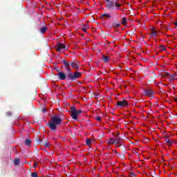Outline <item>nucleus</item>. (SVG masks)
<instances>
[{"label":"nucleus","instance_id":"f257e3e1","mask_svg":"<svg viewBox=\"0 0 177 177\" xmlns=\"http://www.w3.org/2000/svg\"><path fill=\"white\" fill-rule=\"evenodd\" d=\"M62 63L64 66L65 70L68 71L67 80H69V81H77L78 78H81V75H82V73L80 72H75L73 73V72H71V68L70 67V66H71V64L70 62H68L67 60L64 59L62 61Z\"/></svg>","mask_w":177,"mask_h":177},{"label":"nucleus","instance_id":"f03ea898","mask_svg":"<svg viewBox=\"0 0 177 177\" xmlns=\"http://www.w3.org/2000/svg\"><path fill=\"white\" fill-rule=\"evenodd\" d=\"M63 122V119L60 117H59L57 115H55L52 117L51 121L48 122V128L51 131H55L57 128L58 125H60Z\"/></svg>","mask_w":177,"mask_h":177},{"label":"nucleus","instance_id":"7ed1b4c3","mask_svg":"<svg viewBox=\"0 0 177 177\" xmlns=\"http://www.w3.org/2000/svg\"><path fill=\"white\" fill-rule=\"evenodd\" d=\"M82 113V110H77L75 109V106H71V113L70 115L73 120H78V115Z\"/></svg>","mask_w":177,"mask_h":177},{"label":"nucleus","instance_id":"20e7f679","mask_svg":"<svg viewBox=\"0 0 177 177\" xmlns=\"http://www.w3.org/2000/svg\"><path fill=\"white\" fill-rule=\"evenodd\" d=\"M106 2V8L109 10H114L115 8L114 7V0H105Z\"/></svg>","mask_w":177,"mask_h":177},{"label":"nucleus","instance_id":"39448f33","mask_svg":"<svg viewBox=\"0 0 177 177\" xmlns=\"http://www.w3.org/2000/svg\"><path fill=\"white\" fill-rule=\"evenodd\" d=\"M71 66L72 68L80 71V66L78 65V61H71Z\"/></svg>","mask_w":177,"mask_h":177},{"label":"nucleus","instance_id":"423d86ee","mask_svg":"<svg viewBox=\"0 0 177 177\" xmlns=\"http://www.w3.org/2000/svg\"><path fill=\"white\" fill-rule=\"evenodd\" d=\"M62 49H66V46L64 45V44L59 43L55 47V50L57 52H61Z\"/></svg>","mask_w":177,"mask_h":177},{"label":"nucleus","instance_id":"0eeeda50","mask_svg":"<svg viewBox=\"0 0 177 177\" xmlns=\"http://www.w3.org/2000/svg\"><path fill=\"white\" fill-rule=\"evenodd\" d=\"M117 106H120V107H124L125 106H128V101L123 100L122 101H118L116 103Z\"/></svg>","mask_w":177,"mask_h":177},{"label":"nucleus","instance_id":"6e6552de","mask_svg":"<svg viewBox=\"0 0 177 177\" xmlns=\"http://www.w3.org/2000/svg\"><path fill=\"white\" fill-rule=\"evenodd\" d=\"M58 77H59V79L61 80H67V75H66V73H64V72H60V71H58Z\"/></svg>","mask_w":177,"mask_h":177},{"label":"nucleus","instance_id":"1a4fd4ad","mask_svg":"<svg viewBox=\"0 0 177 177\" xmlns=\"http://www.w3.org/2000/svg\"><path fill=\"white\" fill-rule=\"evenodd\" d=\"M144 93L146 96H149L151 97V96L154 95V91L151 89H147V90H144Z\"/></svg>","mask_w":177,"mask_h":177},{"label":"nucleus","instance_id":"9d476101","mask_svg":"<svg viewBox=\"0 0 177 177\" xmlns=\"http://www.w3.org/2000/svg\"><path fill=\"white\" fill-rule=\"evenodd\" d=\"M102 60L104 61V63H109V62L110 61V57L103 55L102 57Z\"/></svg>","mask_w":177,"mask_h":177},{"label":"nucleus","instance_id":"9b49d317","mask_svg":"<svg viewBox=\"0 0 177 177\" xmlns=\"http://www.w3.org/2000/svg\"><path fill=\"white\" fill-rule=\"evenodd\" d=\"M46 31H48V28H46V26L42 27L39 29V32L41 34H45Z\"/></svg>","mask_w":177,"mask_h":177},{"label":"nucleus","instance_id":"f8f14e48","mask_svg":"<svg viewBox=\"0 0 177 177\" xmlns=\"http://www.w3.org/2000/svg\"><path fill=\"white\" fill-rule=\"evenodd\" d=\"M121 140H122V138H121V137H116V138H115V143L116 145H120L121 143Z\"/></svg>","mask_w":177,"mask_h":177},{"label":"nucleus","instance_id":"ddd939ff","mask_svg":"<svg viewBox=\"0 0 177 177\" xmlns=\"http://www.w3.org/2000/svg\"><path fill=\"white\" fill-rule=\"evenodd\" d=\"M165 142L167 143V145H172V143H174L172 141L169 140L167 136L165 137Z\"/></svg>","mask_w":177,"mask_h":177},{"label":"nucleus","instance_id":"4468645a","mask_svg":"<svg viewBox=\"0 0 177 177\" xmlns=\"http://www.w3.org/2000/svg\"><path fill=\"white\" fill-rule=\"evenodd\" d=\"M114 143H115V140H114V138H109V141H108V144L109 145H114Z\"/></svg>","mask_w":177,"mask_h":177},{"label":"nucleus","instance_id":"2eb2a0df","mask_svg":"<svg viewBox=\"0 0 177 177\" xmlns=\"http://www.w3.org/2000/svg\"><path fill=\"white\" fill-rule=\"evenodd\" d=\"M19 163H20V159L15 158L14 160V165H15V167H17V165H19Z\"/></svg>","mask_w":177,"mask_h":177},{"label":"nucleus","instance_id":"dca6fc26","mask_svg":"<svg viewBox=\"0 0 177 177\" xmlns=\"http://www.w3.org/2000/svg\"><path fill=\"white\" fill-rule=\"evenodd\" d=\"M101 17H102V19H103L104 17H107L108 19H111V15L104 13L101 15Z\"/></svg>","mask_w":177,"mask_h":177},{"label":"nucleus","instance_id":"f3484780","mask_svg":"<svg viewBox=\"0 0 177 177\" xmlns=\"http://www.w3.org/2000/svg\"><path fill=\"white\" fill-rule=\"evenodd\" d=\"M89 28V26L88 25H84L82 28V31H84V32H86V30Z\"/></svg>","mask_w":177,"mask_h":177},{"label":"nucleus","instance_id":"a211bd4d","mask_svg":"<svg viewBox=\"0 0 177 177\" xmlns=\"http://www.w3.org/2000/svg\"><path fill=\"white\" fill-rule=\"evenodd\" d=\"M25 145H26V146H31V140L26 139L25 140Z\"/></svg>","mask_w":177,"mask_h":177},{"label":"nucleus","instance_id":"6ab92c4d","mask_svg":"<svg viewBox=\"0 0 177 177\" xmlns=\"http://www.w3.org/2000/svg\"><path fill=\"white\" fill-rule=\"evenodd\" d=\"M121 23L122 24H123V26H127V24H128V23L127 22V18L126 17L122 18Z\"/></svg>","mask_w":177,"mask_h":177},{"label":"nucleus","instance_id":"aec40b11","mask_svg":"<svg viewBox=\"0 0 177 177\" xmlns=\"http://www.w3.org/2000/svg\"><path fill=\"white\" fill-rule=\"evenodd\" d=\"M113 27H116L117 28L121 27V24H117V22H113L112 24Z\"/></svg>","mask_w":177,"mask_h":177},{"label":"nucleus","instance_id":"412c9836","mask_svg":"<svg viewBox=\"0 0 177 177\" xmlns=\"http://www.w3.org/2000/svg\"><path fill=\"white\" fill-rule=\"evenodd\" d=\"M150 37H157V31L153 30L150 35Z\"/></svg>","mask_w":177,"mask_h":177},{"label":"nucleus","instance_id":"4be33fe9","mask_svg":"<svg viewBox=\"0 0 177 177\" xmlns=\"http://www.w3.org/2000/svg\"><path fill=\"white\" fill-rule=\"evenodd\" d=\"M175 78V75H169V81H174V79Z\"/></svg>","mask_w":177,"mask_h":177},{"label":"nucleus","instance_id":"5701e85b","mask_svg":"<svg viewBox=\"0 0 177 177\" xmlns=\"http://www.w3.org/2000/svg\"><path fill=\"white\" fill-rule=\"evenodd\" d=\"M169 73H162V74L161 75V77H162V78H165V77H169Z\"/></svg>","mask_w":177,"mask_h":177},{"label":"nucleus","instance_id":"b1692460","mask_svg":"<svg viewBox=\"0 0 177 177\" xmlns=\"http://www.w3.org/2000/svg\"><path fill=\"white\" fill-rule=\"evenodd\" d=\"M116 6V8H121V4H120L118 1H114V7Z\"/></svg>","mask_w":177,"mask_h":177},{"label":"nucleus","instance_id":"393cba45","mask_svg":"<svg viewBox=\"0 0 177 177\" xmlns=\"http://www.w3.org/2000/svg\"><path fill=\"white\" fill-rule=\"evenodd\" d=\"M35 140L39 144L42 143V139L39 138V137L36 138Z\"/></svg>","mask_w":177,"mask_h":177},{"label":"nucleus","instance_id":"a878e982","mask_svg":"<svg viewBox=\"0 0 177 177\" xmlns=\"http://www.w3.org/2000/svg\"><path fill=\"white\" fill-rule=\"evenodd\" d=\"M31 177H38V174L37 172L31 173Z\"/></svg>","mask_w":177,"mask_h":177},{"label":"nucleus","instance_id":"bb28decb","mask_svg":"<svg viewBox=\"0 0 177 177\" xmlns=\"http://www.w3.org/2000/svg\"><path fill=\"white\" fill-rule=\"evenodd\" d=\"M91 143H92V141L91 140V139L87 138L86 139V145H88V146H89V145H91Z\"/></svg>","mask_w":177,"mask_h":177},{"label":"nucleus","instance_id":"cd10ccee","mask_svg":"<svg viewBox=\"0 0 177 177\" xmlns=\"http://www.w3.org/2000/svg\"><path fill=\"white\" fill-rule=\"evenodd\" d=\"M130 176L136 177V174H135V173L132 172V173H130Z\"/></svg>","mask_w":177,"mask_h":177},{"label":"nucleus","instance_id":"c85d7f7f","mask_svg":"<svg viewBox=\"0 0 177 177\" xmlns=\"http://www.w3.org/2000/svg\"><path fill=\"white\" fill-rule=\"evenodd\" d=\"M113 136H114L115 139L116 138H118L120 136V133H118V134H113Z\"/></svg>","mask_w":177,"mask_h":177},{"label":"nucleus","instance_id":"c756f323","mask_svg":"<svg viewBox=\"0 0 177 177\" xmlns=\"http://www.w3.org/2000/svg\"><path fill=\"white\" fill-rule=\"evenodd\" d=\"M160 48H161L162 50H165V46L162 45V46H160Z\"/></svg>","mask_w":177,"mask_h":177},{"label":"nucleus","instance_id":"7c9ffc66","mask_svg":"<svg viewBox=\"0 0 177 177\" xmlns=\"http://www.w3.org/2000/svg\"><path fill=\"white\" fill-rule=\"evenodd\" d=\"M6 115L8 116V117H10L12 115V112H7L6 113Z\"/></svg>","mask_w":177,"mask_h":177},{"label":"nucleus","instance_id":"2f4dec72","mask_svg":"<svg viewBox=\"0 0 177 177\" xmlns=\"http://www.w3.org/2000/svg\"><path fill=\"white\" fill-rule=\"evenodd\" d=\"M95 119L97 120V121H102V118L100 117H97L95 118Z\"/></svg>","mask_w":177,"mask_h":177},{"label":"nucleus","instance_id":"473e14b6","mask_svg":"<svg viewBox=\"0 0 177 177\" xmlns=\"http://www.w3.org/2000/svg\"><path fill=\"white\" fill-rule=\"evenodd\" d=\"M45 147H49V144L48 142L44 143Z\"/></svg>","mask_w":177,"mask_h":177},{"label":"nucleus","instance_id":"72a5a7b5","mask_svg":"<svg viewBox=\"0 0 177 177\" xmlns=\"http://www.w3.org/2000/svg\"><path fill=\"white\" fill-rule=\"evenodd\" d=\"M37 167H38V165L37 163H35L33 165V168H37Z\"/></svg>","mask_w":177,"mask_h":177},{"label":"nucleus","instance_id":"f704fd0d","mask_svg":"<svg viewBox=\"0 0 177 177\" xmlns=\"http://www.w3.org/2000/svg\"><path fill=\"white\" fill-rule=\"evenodd\" d=\"M41 111H42V113H46V109H42Z\"/></svg>","mask_w":177,"mask_h":177},{"label":"nucleus","instance_id":"c9c22d12","mask_svg":"<svg viewBox=\"0 0 177 177\" xmlns=\"http://www.w3.org/2000/svg\"><path fill=\"white\" fill-rule=\"evenodd\" d=\"M174 102H177V97L174 98Z\"/></svg>","mask_w":177,"mask_h":177},{"label":"nucleus","instance_id":"e433bc0d","mask_svg":"<svg viewBox=\"0 0 177 177\" xmlns=\"http://www.w3.org/2000/svg\"><path fill=\"white\" fill-rule=\"evenodd\" d=\"M124 157H125L124 156H122L123 158H124Z\"/></svg>","mask_w":177,"mask_h":177}]
</instances>
